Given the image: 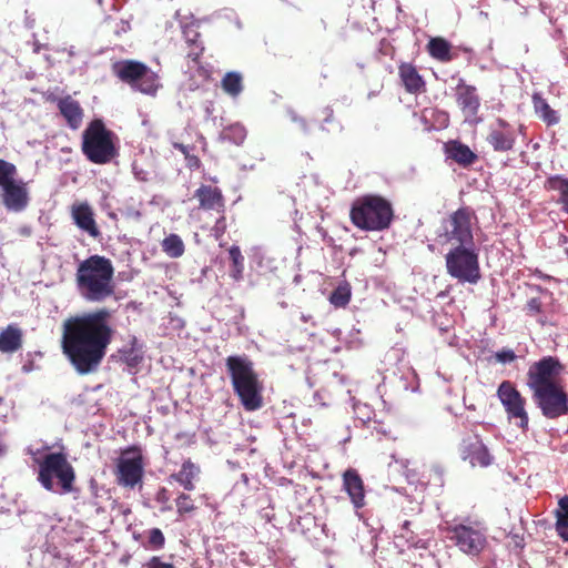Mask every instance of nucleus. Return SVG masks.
Segmentation results:
<instances>
[{
    "label": "nucleus",
    "instance_id": "3c124183",
    "mask_svg": "<svg viewBox=\"0 0 568 568\" xmlns=\"http://www.w3.org/2000/svg\"><path fill=\"white\" fill-rule=\"evenodd\" d=\"M6 447L0 443V456L4 454Z\"/></svg>",
    "mask_w": 568,
    "mask_h": 568
},
{
    "label": "nucleus",
    "instance_id": "4c0bfd02",
    "mask_svg": "<svg viewBox=\"0 0 568 568\" xmlns=\"http://www.w3.org/2000/svg\"><path fill=\"white\" fill-rule=\"evenodd\" d=\"M427 114L435 121L438 129L447 128L449 124V114L446 111L438 109H425L423 112L424 118H427Z\"/></svg>",
    "mask_w": 568,
    "mask_h": 568
},
{
    "label": "nucleus",
    "instance_id": "2eb2a0df",
    "mask_svg": "<svg viewBox=\"0 0 568 568\" xmlns=\"http://www.w3.org/2000/svg\"><path fill=\"white\" fill-rule=\"evenodd\" d=\"M73 223L92 239H98L101 231L94 219V211L88 202H75L70 209Z\"/></svg>",
    "mask_w": 568,
    "mask_h": 568
},
{
    "label": "nucleus",
    "instance_id": "c85d7f7f",
    "mask_svg": "<svg viewBox=\"0 0 568 568\" xmlns=\"http://www.w3.org/2000/svg\"><path fill=\"white\" fill-rule=\"evenodd\" d=\"M532 102L536 113L547 125H555L559 122L557 112L551 109L544 98L538 94H534Z\"/></svg>",
    "mask_w": 568,
    "mask_h": 568
},
{
    "label": "nucleus",
    "instance_id": "a878e982",
    "mask_svg": "<svg viewBox=\"0 0 568 568\" xmlns=\"http://www.w3.org/2000/svg\"><path fill=\"white\" fill-rule=\"evenodd\" d=\"M429 55L440 62H449L455 59L452 53V44L442 37L432 38L427 44Z\"/></svg>",
    "mask_w": 568,
    "mask_h": 568
},
{
    "label": "nucleus",
    "instance_id": "5fc2aeb1",
    "mask_svg": "<svg viewBox=\"0 0 568 568\" xmlns=\"http://www.w3.org/2000/svg\"><path fill=\"white\" fill-rule=\"evenodd\" d=\"M538 322L541 324V325H545V321L542 318H539Z\"/></svg>",
    "mask_w": 568,
    "mask_h": 568
},
{
    "label": "nucleus",
    "instance_id": "c03bdc74",
    "mask_svg": "<svg viewBox=\"0 0 568 568\" xmlns=\"http://www.w3.org/2000/svg\"><path fill=\"white\" fill-rule=\"evenodd\" d=\"M526 312L529 316H536L541 313V302L539 298H530L526 304Z\"/></svg>",
    "mask_w": 568,
    "mask_h": 568
},
{
    "label": "nucleus",
    "instance_id": "2f4dec72",
    "mask_svg": "<svg viewBox=\"0 0 568 568\" xmlns=\"http://www.w3.org/2000/svg\"><path fill=\"white\" fill-rule=\"evenodd\" d=\"M558 505L556 530L564 540L568 541V496L560 498Z\"/></svg>",
    "mask_w": 568,
    "mask_h": 568
},
{
    "label": "nucleus",
    "instance_id": "5701e85b",
    "mask_svg": "<svg viewBox=\"0 0 568 568\" xmlns=\"http://www.w3.org/2000/svg\"><path fill=\"white\" fill-rule=\"evenodd\" d=\"M200 474V466L189 458L182 463L178 473L170 475V479L179 483L185 490L191 491L195 489V480L199 478Z\"/></svg>",
    "mask_w": 568,
    "mask_h": 568
},
{
    "label": "nucleus",
    "instance_id": "423d86ee",
    "mask_svg": "<svg viewBox=\"0 0 568 568\" xmlns=\"http://www.w3.org/2000/svg\"><path fill=\"white\" fill-rule=\"evenodd\" d=\"M116 134L102 119H93L82 132L81 151L85 159L98 165L111 163L119 156Z\"/></svg>",
    "mask_w": 568,
    "mask_h": 568
},
{
    "label": "nucleus",
    "instance_id": "ea45409f",
    "mask_svg": "<svg viewBox=\"0 0 568 568\" xmlns=\"http://www.w3.org/2000/svg\"><path fill=\"white\" fill-rule=\"evenodd\" d=\"M204 52V45L202 42L187 45V58L194 63L200 64V59Z\"/></svg>",
    "mask_w": 568,
    "mask_h": 568
},
{
    "label": "nucleus",
    "instance_id": "f704fd0d",
    "mask_svg": "<svg viewBox=\"0 0 568 568\" xmlns=\"http://www.w3.org/2000/svg\"><path fill=\"white\" fill-rule=\"evenodd\" d=\"M17 168L13 163L0 159V189L14 182Z\"/></svg>",
    "mask_w": 568,
    "mask_h": 568
},
{
    "label": "nucleus",
    "instance_id": "393cba45",
    "mask_svg": "<svg viewBox=\"0 0 568 568\" xmlns=\"http://www.w3.org/2000/svg\"><path fill=\"white\" fill-rule=\"evenodd\" d=\"M22 346V331L16 325H8L0 332V352L14 353Z\"/></svg>",
    "mask_w": 568,
    "mask_h": 568
},
{
    "label": "nucleus",
    "instance_id": "9d476101",
    "mask_svg": "<svg viewBox=\"0 0 568 568\" xmlns=\"http://www.w3.org/2000/svg\"><path fill=\"white\" fill-rule=\"evenodd\" d=\"M53 477L58 478L61 494L74 490L75 473L63 453L47 454L39 465L38 480L44 489L54 490Z\"/></svg>",
    "mask_w": 568,
    "mask_h": 568
},
{
    "label": "nucleus",
    "instance_id": "9b49d317",
    "mask_svg": "<svg viewBox=\"0 0 568 568\" xmlns=\"http://www.w3.org/2000/svg\"><path fill=\"white\" fill-rule=\"evenodd\" d=\"M446 538L462 552L468 556H478L487 545L485 529L479 523H446L442 528Z\"/></svg>",
    "mask_w": 568,
    "mask_h": 568
},
{
    "label": "nucleus",
    "instance_id": "0eeeda50",
    "mask_svg": "<svg viewBox=\"0 0 568 568\" xmlns=\"http://www.w3.org/2000/svg\"><path fill=\"white\" fill-rule=\"evenodd\" d=\"M112 74L133 91L154 97L162 87L160 77L145 63L124 59L112 63Z\"/></svg>",
    "mask_w": 568,
    "mask_h": 568
},
{
    "label": "nucleus",
    "instance_id": "72a5a7b5",
    "mask_svg": "<svg viewBox=\"0 0 568 568\" xmlns=\"http://www.w3.org/2000/svg\"><path fill=\"white\" fill-rule=\"evenodd\" d=\"M172 146L184 155L186 166L190 170H199L201 168V160L199 159L197 155L192 153V151L195 149L194 145H186L180 142H173Z\"/></svg>",
    "mask_w": 568,
    "mask_h": 568
},
{
    "label": "nucleus",
    "instance_id": "a18cd8bd",
    "mask_svg": "<svg viewBox=\"0 0 568 568\" xmlns=\"http://www.w3.org/2000/svg\"><path fill=\"white\" fill-rule=\"evenodd\" d=\"M146 568H175L172 564L163 562L159 557H152Z\"/></svg>",
    "mask_w": 568,
    "mask_h": 568
},
{
    "label": "nucleus",
    "instance_id": "a19ab883",
    "mask_svg": "<svg viewBox=\"0 0 568 568\" xmlns=\"http://www.w3.org/2000/svg\"><path fill=\"white\" fill-rule=\"evenodd\" d=\"M220 217L215 221L214 226L212 227V233L216 240L221 239L226 232V217L224 213H219Z\"/></svg>",
    "mask_w": 568,
    "mask_h": 568
},
{
    "label": "nucleus",
    "instance_id": "4be33fe9",
    "mask_svg": "<svg viewBox=\"0 0 568 568\" xmlns=\"http://www.w3.org/2000/svg\"><path fill=\"white\" fill-rule=\"evenodd\" d=\"M445 153L448 159H452L464 168H467L477 161V155L470 150V148L457 140L448 141L445 144Z\"/></svg>",
    "mask_w": 568,
    "mask_h": 568
},
{
    "label": "nucleus",
    "instance_id": "e433bc0d",
    "mask_svg": "<svg viewBox=\"0 0 568 568\" xmlns=\"http://www.w3.org/2000/svg\"><path fill=\"white\" fill-rule=\"evenodd\" d=\"M176 511L180 516H184L185 514H190L195 510V505L190 495L185 493L179 494L175 499Z\"/></svg>",
    "mask_w": 568,
    "mask_h": 568
},
{
    "label": "nucleus",
    "instance_id": "39448f33",
    "mask_svg": "<svg viewBox=\"0 0 568 568\" xmlns=\"http://www.w3.org/2000/svg\"><path fill=\"white\" fill-rule=\"evenodd\" d=\"M349 219L354 226L363 231L387 230L394 220L392 203L377 194L357 197L351 207Z\"/></svg>",
    "mask_w": 568,
    "mask_h": 568
},
{
    "label": "nucleus",
    "instance_id": "4468645a",
    "mask_svg": "<svg viewBox=\"0 0 568 568\" xmlns=\"http://www.w3.org/2000/svg\"><path fill=\"white\" fill-rule=\"evenodd\" d=\"M517 140L515 128L506 120L498 118L490 128L486 141L496 152H509Z\"/></svg>",
    "mask_w": 568,
    "mask_h": 568
},
{
    "label": "nucleus",
    "instance_id": "de8ad7c7",
    "mask_svg": "<svg viewBox=\"0 0 568 568\" xmlns=\"http://www.w3.org/2000/svg\"><path fill=\"white\" fill-rule=\"evenodd\" d=\"M323 121L332 122L334 120V111L331 106H326L322 110Z\"/></svg>",
    "mask_w": 568,
    "mask_h": 568
},
{
    "label": "nucleus",
    "instance_id": "603ef678",
    "mask_svg": "<svg viewBox=\"0 0 568 568\" xmlns=\"http://www.w3.org/2000/svg\"><path fill=\"white\" fill-rule=\"evenodd\" d=\"M99 7H102V0H94Z\"/></svg>",
    "mask_w": 568,
    "mask_h": 568
},
{
    "label": "nucleus",
    "instance_id": "473e14b6",
    "mask_svg": "<svg viewBox=\"0 0 568 568\" xmlns=\"http://www.w3.org/2000/svg\"><path fill=\"white\" fill-rule=\"evenodd\" d=\"M352 292L348 283L338 285L329 295V302L335 307H345L351 301Z\"/></svg>",
    "mask_w": 568,
    "mask_h": 568
},
{
    "label": "nucleus",
    "instance_id": "864d4df0",
    "mask_svg": "<svg viewBox=\"0 0 568 568\" xmlns=\"http://www.w3.org/2000/svg\"><path fill=\"white\" fill-rule=\"evenodd\" d=\"M134 215H135L136 217H140V216H141V213H140L139 211H135V212H134Z\"/></svg>",
    "mask_w": 568,
    "mask_h": 568
},
{
    "label": "nucleus",
    "instance_id": "79ce46f5",
    "mask_svg": "<svg viewBox=\"0 0 568 568\" xmlns=\"http://www.w3.org/2000/svg\"><path fill=\"white\" fill-rule=\"evenodd\" d=\"M183 37L185 39L186 45L194 44V43H197V42H202L200 40L201 33L194 27H185L183 29Z\"/></svg>",
    "mask_w": 568,
    "mask_h": 568
},
{
    "label": "nucleus",
    "instance_id": "dca6fc26",
    "mask_svg": "<svg viewBox=\"0 0 568 568\" xmlns=\"http://www.w3.org/2000/svg\"><path fill=\"white\" fill-rule=\"evenodd\" d=\"M455 98L462 112L469 118L476 116L480 108V97L475 85L459 79L455 88Z\"/></svg>",
    "mask_w": 568,
    "mask_h": 568
},
{
    "label": "nucleus",
    "instance_id": "6e6d98bb",
    "mask_svg": "<svg viewBox=\"0 0 568 568\" xmlns=\"http://www.w3.org/2000/svg\"><path fill=\"white\" fill-rule=\"evenodd\" d=\"M2 400H3V399H2V397L0 396V404L2 403Z\"/></svg>",
    "mask_w": 568,
    "mask_h": 568
},
{
    "label": "nucleus",
    "instance_id": "bb28decb",
    "mask_svg": "<svg viewBox=\"0 0 568 568\" xmlns=\"http://www.w3.org/2000/svg\"><path fill=\"white\" fill-rule=\"evenodd\" d=\"M545 187L559 193L558 202L562 205V210L568 213V178L550 176L546 180Z\"/></svg>",
    "mask_w": 568,
    "mask_h": 568
},
{
    "label": "nucleus",
    "instance_id": "6ab92c4d",
    "mask_svg": "<svg viewBox=\"0 0 568 568\" xmlns=\"http://www.w3.org/2000/svg\"><path fill=\"white\" fill-rule=\"evenodd\" d=\"M194 197L199 201V209L203 211L225 212V199L216 186L202 184L195 190Z\"/></svg>",
    "mask_w": 568,
    "mask_h": 568
},
{
    "label": "nucleus",
    "instance_id": "c756f323",
    "mask_svg": "<svg viewBox=\"0 0 568 568\" xmlns=\"http://www.w3.org/2000/svg\"><path fill=\"white\" fill-rule=\"evenodd\" d=\"M162 251L171 258H179L185 252V245L180 235L171 233L161 242Z\"/></svg>",
    "mask_w": 568,
    "mask_h": 568
},
{
    "label": "nucleus",
    "instance_id": "412c9836",
    "mask_svg": "<svg viewBox=\"0 0 568 568\" xmlns=\"http://www.w3.org/2000/svg\"><path fill=\"white\" fill-rule=\"evenodd\" d=\"M398 75L406 92L419 94L426 91V82L414 64L402 62L398 65Z\"/></svg>",
    "mask_w": 568,
    "mask_h": 568
},
{
    "label": "nucleus",
    "instance_id": "f257e3e1",
    "mask_svg": "<svg viewBox=\"0 0 568 568\" xmlns=\"http://www.w3.org/2000/svg\"><path fill=\"white\" fill-rule=\"evenodd\" d=\"M112 313L102 307L69 316L62 323L61 349L79 375L95 373L113 341Z\"/></svg>",
    "mask_w": 568,
    "mask_h": 568
},
{
    "label": "nucleus",
    "instance_id": "6e6552de",
    "mask_svg": "<svg viewBox=\"0 0 568 568\" xmlns=\"http://www.w3.org/2000/svg\"><path fill=\"white\" fill-rule=\"evenodd\" d=\"M475 219V212L469 206H462L450 213L437 232V243L440 246L449 245L450 247L476 245L473 234Z\"/></svg>",
    "mask_w": 568,
    "mask_h": 568
},
{
    "label": "nucleus",
    "instance_id": "37998d69",
    "mask_svg": "<svg viewBox=\"0 0 568 568\" xmlns=\"http://www.w3.org/2000/svg\"><path fill=\"white\" fill-rule=\"evenodd\" d=\"M494 356L498 363L503 364L511 363L517 358L516 354L510 348H503L496 352Z\"/></svg>",
    "mask_w": 568,
    "mask_h": 568
},
{
    "label": "nucleus",
    "instance_id": "cd10ccee",
    "mask_svg": "<svg viewBox=\"0 0 568 568\" xmlns=\"http://www.w3.org/2000/svg\"><path fill=\"white\" fill-rule=\"evenodd\" d=\"M222 90L230 97L236 98L243 91V77L240 72L230 71L221 80Z\"/></svg>",
    "mask_w": 568,
    "mask_h": 568
},
{
    "label": "nucleus",
    "instance_id": "a211bd4d",
    "mask_svg": "<svg viewBox=\"0 0 568 568\" xmlns=\"http://www.w3.org/2000/svg\"><path fill=\"white\" fill-rule=\"evenodd\" d=\"M2 190V203L7 210L13 212L23 211L29 204V192L26 183L22 181H14Z\"/></svg>",
    "mask_w": 568,
    "mask_h": 568
},
{
    "label": "nucleus",
    "instance_id": "f3484780",
    "mask_svg": "<svg viewBox=\"0 0 568 568\" xmlns=\"http://www.w3.org/2000/svg\"><path fill=\"white\" fill-rule=\"evenodd\" d=\"M51 101L55 102L59 113L64 119L68 128L73 131L80 129L84 118V110L79 101L71 95L54 97Z\"/></svg>",
    "mask_w": 568,
    "mask_h": 568
},
{
    "label": "nucleus",
    "instance_id": "f03ea898",
    "mask_svg": "<svg viewBox=\"0 0 568 568\" xmlns=\"http://www.w3.org/2000/svg\"><path fill=\"white\" fill-rule=\"evenodd\" d=\"M564 369L555 356H544L532 363L527 372V386L541 414L556 419L568 414V394L560 381Z\"/></svg>",
    "mask_w": 568,
    "mask_h": 568
},
{
    "label": "nucleus",
    "instance_id": "b1692460",
    "mask_svg": "<svg viewBox=\"0 0 568 568\" xmlns=\"http://www.w3.org/2000/svg\"><path fill=\"white\" fill-rule=\"evenodd\" d=\"M463 458L468 460L471 466L480 467L489 466L493 460L487 447L480 440H475L465 446Z\"/></svg>",
    "mask_w": 568,
    "mask_h": 568
},
{
    "label": "nucleus",
    "instance_id": "f8f14e48",
    "mask_svg": "<svg viewBox=\"0 0 568 568\" xmlns=\"http://www.w3.org/2000/svg\"><path fill=\"white\" fill-rule=\"evenodd\" d=\"M497 397L503 404L509 420L523 430L528 429L529 416L526 410V398L510 381L500 383L497 389Z\"/></svg>",
    "mask_w": 568,
    "mask_h": 568
},
{
    "label": "nucleus",
    "instance_id": "7ed1b4c3",
    "mask_svg": "<svg viewBox=\"0 0 568 568\" xmlns=\"http://www.w3.org/2000/svg\"><path fill=\"white\" fill-rule=\"evenodd\" d=\"M114 267L110 258L91 255L81 261L75 272V285L88 302L101 303L114 295Z\"/></svg>",
    "mask_w": 568,
    "mask_h": 568
},
{
    "label": "nucleus",
    "instance_id": "1a4fd4ad",
    "mask_svg": "<svg viewBox=\"0 0 568 568\" xmlns=\"http://www.w3.org/2000/svg\"><path fill=\"white\" fill-rule=\"evenodd\" d=\"M445 266L447 274L459 283L476 284L481 277L476 245L450 247L445 254Z\"/></svg>",
    "mask_w": 568,
    "mask_h": 568
},
{
    "label": "nucleus",
    "instance_id": "ddd939ff",
    "mask_svg": "<svg viewBox=\"0 0 568 568\" xmlns=\"http://www.w3.org/2000/svg\"><path fill=\"white\" fill-rule=\"evenodd\" d=\"M144 473L141 449L131 446L122 452L116 465V481L120 486L134 488L142 481Z\"/></svg>",
    "mask_w": 568,
    "mask_h": 568
},
{
    "label": "nucleus",
    "instance_id": "c9c22d12",
    "mask_svg": "<svg viewBox=\"0 0 568 568\" xmlns=\"http://www.w3.org/2000/svg\"><path fill=\"white\" fill-rule=\"evenodd\" d=\"M224 138L240 145L246 138V130L241 124H233L223 131Z\"/></svg>",
    "mask_w": 568,
    "mask_h": 568
},
{
    "label": "nucleus",
    "instance_id": "aec40b11",
    "mask_svg": "<svg viewBox=\"0 0 568 568\" xmlns=\"http://www.w3.org/2000/svg\"><path fill=\"white\" fill-rule=\"evenodd\" d=\"M343 488L347 493L353 506L361 509L365 506V486L364 481L354 468H348L343 473Z\"/></svg>",
    "mask_w": 568,
    "mask_h": 568
},
{
    "label": "nucleus",
    "instance_id": "58836bf2",
    "mask_svg": "<svg viewBox=\"0 0 568 568\" xmlns=\"http://www.w3.org/2000/svg\"><path fill=\"white\" fill-rule=\"evenodd\" d=\"M165 544V537L161 529L152 528L149 531L148 547L151 549H161Z\"/></svg>",
    "mask_w": 568,
    "mask_h": 568
},
{
    "label": "nucleus",
    "instance_id": "7c9ffc66",
    "mask_svg": "<svg viewBox=\"0 0 568 568\" xmlns=\"http://www.w3.org/2000/svg\"><path fill=\"white\" fill-rule=\"evenodd\" d=\"M229 255H230V261H231L230 276L235 282H239L243 278V272H244V256L241 252L240 246L232 245L229 248Z\"/></svg>",
    "mask_w": 568,
    "mask_h": 568
},
{
    "label": "nucleus",
    "instance_id": "49530a36",
    "mask_svg": "<svg viewBox=\"0 0 568 568\" xmlns=\"http://www.w3.org/2000/svg\"><path fill=\"white\" fill-rule=\"evenodd\" d=\"M155 500L160 504H168L170 500L169 491L165 487L159 489L155 496Z\"/></svg>",
    "mask_w": 568,
    "mask_h": 568
},
{
    "label": "nucleus",
    "instance_id": "09e8293b",
    "mask_svg": "<svg viewBox=\"0 0 568 568\" xmlns=\"http://www.w3.org/2000/svg\"><path fill=\"white\" fill-rule=\"evenodd\" d=\"M409 527H410V521L409 520H405L403 526H402V530H405V531L409 532L410 531Z\"/></svg>",
    "mask_w": 568,
    "mask_h": 568
},
{
    "label": "nucleus",
    "instance_id": "8fccbe9b",
    "mask_svg": "<svg viewBox=\"0 0 568 568\" xmlns=\"http://www.w3.org/2000/svg\"><path fill=\"white\" fill-rule=\"evenodd\" d=\"M546 568H560V566L555 561H550L547 564Z\"/></svg>",
    "mask_w": 568,
    "mask_h": 568
},
{
    "label": "nucleus",
    "instance_id": "20e7f679",
    "mask_svg": "<svg viewBox=\"0 0 568 568\" xmlns=\"http://www.w3.org/2000/svg\"><path fill=\"white\" fill-rule=\"evenodd\" d=\"M225 366L235 395L247 412L263 406V384L254 369V363L246 355H231Z\"/></svg>",
    "mask_w": 568,
    "mask_h": 568
}]
</instances>
